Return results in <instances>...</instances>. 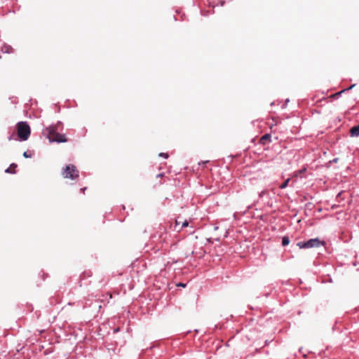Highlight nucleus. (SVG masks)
Instances as JSON below:
<instances>
[{
    "mask_svg": "<svg viewBox=\"0 0 359 359\" xmlns=\"http://www.w3.org/2000/svg\"><path fill=\"white\" fill-rule=\"evenodd\" d=\"M12 48L10 46H4L2 48V51L4 53H9L11 52Z\"/></svg>",
    "mask_w": 359,
    "mask_h": 359,
    "instance_id": "obj_7",
    "label": "nucleus"
},
{
    "mask_svg": "<svg viewBox=\"0 0 359 359\" xmlns=\"http://www.w3.org/2000/svg\"><path fill=\"white\" fill-rule=\"evenodd\" d=\"M350 133L352 137L359 136V124L352 127L350 130Z\"/></svg>",
    "mask_w": 359,
    "mask_h": 359,
    "instance_id": "obj_6",
    "label": "nucleus"
},
{
    "mask_svg": "<svg viewBox=\"0 0 359 359\" xmlns=\"http://www.w3.org/2000/svg\"><path fill=\"white\" fill-rule=\"evenodd\" d=\"M23 156H24L25 158H30V157H31V155H29L27 151H25V152L23 153Z\"/></svg>",
    "mask_w": 359,
    "mask_h": 359,
    "instance_id": "obj_12",
    "label": "nucleus"
},
{
    "mask_svg": "<svg viewBox=\"0 0 359 359\" xmlns=\"http://www.w3.org/2000/svg\"><path fill=\"white\" fill-rule=\"evenodd\" d=\"M62 176L65 178L75 180L79 177V171L74 165H69L62 172Z\"/></svg>",
    "mask_w": 359,
    "mask_h": 359,
    "instance_id": "obj_3",
    "label": "nucleus"
},
{
    "mask_svg": "<svg viewBox=\"0 0 359 359\" xmlns=\"http://www.w3.org/2000/svg\"><path fill=\"white\" fill-rule=\"evenodd\" d=\"M263 138L267 139V135H264Z\"/></svg>",
    "mask_w": 359,
    "mask_h": 359,
    "instance_id": "obj_15",
    "label": "nucleus"
},
{
    "mask_svg": "<svg viewBox=\"0 0 359 359\" xmlns=\"http://www.w3.org/2000/svg\"><path fill=\"white\" fill-rule=\"evenodd\" d=\"M325 251V243L319 241L318 238H316V253L317 252L318 255H323Z\"/></svg>",
    "mask_w": 359,
    "mask_h": 359,
    "instance_id": "obj_4",
    "label": "nucleus"
},
{
    "mask_svg": "<svg viewBox=\"0 0 359 359\" xmlns=\"http://www.w3.org/2000/svg\"><path fill=\"white\" fill-rule=\"evenodd\" d=\"M189 225V223L187 221H184L183 223H182V227H185V226H187Z\"/></svg>",
    "mask_w": 359,
    "mask_h": 359,
    "instance_id": "obj_13",
    "label": "nucleus"
},
{
    "mask_svg": "<svg viewBox=\"0 0 359 359\" xmlns=\"http://www.w3.org/2000/svg\"><path fill=\"white\" fill-rule=\"evenodd\" d=\"M159 156H163V157H164V158H167L168 157V154H165V153H160V154H159Z\"/></svg>",
    "mask_w": 359,
    "mask_h": 359,
    "instance_id": "obj_11",
    "label": "nucleus"
},
{
    "mask_svg": "<svg viewBox=\"0 0 359 359\" xmlns=\"http://www.w3.org/2000/svg\"><path fill=\"white\" fill-rule=\"evenodd\" d=\"M345 90H344L343 91H340L339 94L342 93Z\"/></svg>",
    "mask_w": 359,
    "mask_h": 359,
    "instance_id": "obj_17",
    "label": "nucleus"
},
{
    "mask_svg": "<svg viewBox=\"0 0 359 359\" xmlns=\"http://www.w3.org/2000/svg\"><path fill=\"white\" fill-rule=\"evenodd\" d=\"M290 243V239L287 236H284L282 240V244L283 246L287 245Z\"/></svg>",
    "mask_w": 359,
    "mask_h": 359,
    "instance_id": "obj_8",
    "label": "nucleus"
},
{
    "mask_svg": "<svg viewBox=\"0 0 359 359\" xmlns=\"http://www.w3.org/2000/svg\"><path fill=\"white\" fill-rule=\"evenodd\" d=\"M16 165L15 163H13L11 165L10 168H7L5 172L7 173H13V172L11 171V168H16Z\"/></svg>",
    "mask_w": 359,
    "mask_h": 359,
    "instance_id": "obj_10",
    "label": "nucleus"
},
{
    "mask_svg": "<svg viewBox=\"0 0 359 359\" xmlns=\"http://www.w3.org/2000/svg\"><path fill=\"white\" fill-rule=\"evenodd\" d=\"M297 246L299 248H311L314 247V238H311L306 242H299Z\"/></svg>",
    "mask_w": 359,
    "mask_h": 359,
    "instance_id": "obj_5",
    "label": "nucleus"
},
{
    "mask_svg": "<svg viewBox=\"0 0 359 359\" xmlns=\"http://www.w3.org/2000/svg\"><path fill=\"white\" fill-rule=\"evenodd\" d=\"M46 131L47 132V137L48 138L50 142H66L67 141L66 137L63 134H60L56 132V129L55 126H49L46 128Z\"/></svg>",
    "mask_w": 359,
    "mask_h": 359,
    "instance_id": "obj_1",
    "label": "nucleus"
},
{
    "mask_svg": "<svg viewBox=\"0 0 359 359\" xmlns=\"http://www.w3.org/2000/svg\"><path fill=\"white\" fill-rule=\"evenodd\" d=\"M354 86H355V84H353V85H352V86H351L348 88H347V90L351 89V88H353Z\"/></svg>",
    "mask_w": 359,
    "mask_h": 359,
    "instance_id": "obj_14",
    "label": "nucleus"
},
{
    "mask_svg": "<svg viewBox=\"0 0 359 359\" xmlns=\"http://www.w3.org/2000/svg\"><path fill=\"white\" fill-rule=\"evenodd\" d=\"M290 180V178L287 179L282 184H280V188L282 189L286 188L288 185Z\"/></svg>",
    "mask_w": 359,
    "mask_h": 359,
    "instance_id": "obj_9",
    "label": "nucleus"
},
{
    "mask_svg": "<svg viewBox=\"0 0 359 359\" xmlns=\"http://www.w3.org/2000/svg\"><path fill=\"white\" fill-rule=\"evenodd\" d=\"M180 285L182 286V287H184V285L182 284V283H180Z\"/></svg>",
    "mask_w": 359,
    "mask_h": 359,
    "instance_id": "obj_16",
    "label": "nucleus"
},
{
    "mask_svg": "<svg viewBox=\"0 0 359 359\" xmlns=\"http://www.w3.org/2000/svg\"><path fill=\"white\" fill-rule=\"evenodd\" d=\"M16 128L18 135L22 141H25L29 137L31 130L27 122L20 121L18 123Z\"/></svg>",
    "mask_w": 359,
    "mask_h": 359,
    "instance_id": "obj_2",
    "label": "nucleus"
}]
</instances>
